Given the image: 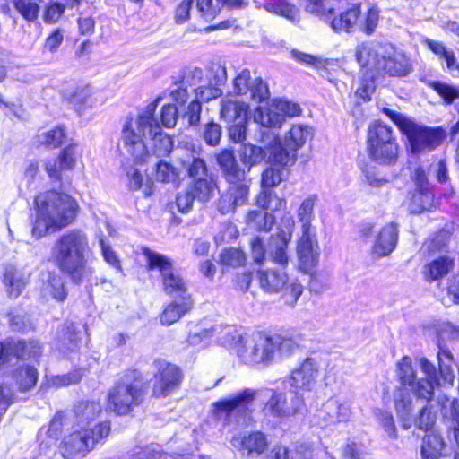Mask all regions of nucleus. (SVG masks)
<instances>
[{
    "instance_id": "nucleus-1",
    "label": "nucleus",
    "mask_w": 459,
    "mask_h": 459,
    "mask_svg": "<svg viewBox=\"0 0 459 459\" xmlns=\"http://www.w3.org/2000/svg\"><path fill=\"white\" fill-rule=\"evenodd\" d=\"M439 369L426 358L419 359V366L424 377L417 378L416 370L410 357L404 356L396 363L395 374L401 385L394 392V403L402 427L409 429L412 425L414 396L418 401L429 403L434 398L435 390L442 384L452 385L454 373L452 369L453 355L450 351L443 349L437 353Z\"/></svg>"
},
{
    "instance_id": "nucleus-2",
    "label": "nucleus",
    "mask_w": 459,
    "mask_h": 459,
    "mask_svg": "<svg viewBox=\"0 0 459 459\" xmlns=\"http://www.w3.org/2000/svg\"><path fill=\"white\" fill-rule=\"evenodd\" d=\"M159 100L149 103L135 118L127 117L122 126V146L135 163L149 162L152 156H166L173 149L171 137L162 132L154 117Z\"/></svg>"
},
{
    "instance_id": "nucleus-3",
    "label": "nucleus",
    "mask_w": 459,
    "mask_h": 459,
    "mask_svg": "<svg viewBox=\"0 0 459 459\" xmlns=\"http://www.w3.org/2000/svg\"><path fill=\"white\" fill-rule=\"evenodd\" d=\"M257 396L265 401L263 408L264 414L274 418L291 417L304 406L302 396L297 393L292 392L288 397L286 393L273 389L256 391L246 388L229 399L214 403L213 413L218 420L225 422L238 421V417L247 413Z\"/></svg>"
},
{
    "instance_id": "nucleus-4",
    "label": "nucleus",
    "mask_w": 459,
    "mask_h": 459,
    "mask_svg": "<svg viewBox=\"0 0 459 459\" xmlns=\"http://www.w3.org/2000/svg\"><path fill=\"white\" fill-rule=\"evenodd\" d=\"M355 58L371 77L376 74L403 77L412 71L411 58L389 43L363 42L356 47Z\"/></svg>"
},
{
    "instance_id": "nucleus-5",
    "label": "nucleus",
    "mask_w": 459,
    "mask_h": 459,
    "mask_svg": "<svg viewBox=\"0 0 459 459\" xmlns=\"http://www.w3.org/2000/svg\"><path fill=\"white\" fill-rule=\"evenodd\" d=\"M37 218L31 230L36 238L46 236L49 230L56 231L70 225L75 219L78 204L70 195L48 191L36 199Z\"/></svg>"
},
{
    "instance_id": "nucleus-6",
    "label": "nucleus",
    "mask_w": 459,
    "mask_h": 459,
    "mask_svg": "<svg viewBox=\"0 0 459 459\" xmlns=\"http://www.w3.org/2000/svg\"><path fill=\"white\" fill-rule=\"evenodd\" d=\"M90 246L86 233L81 230L60 235L51 247V260L59 270L79 280L86 264Z\"/></svg>"
},
{
    "instance_id": "nucleus-7",
    "label": "nucleus",
    "mask_w": 459,
    "mask_h": 459,
    "mask_svg": "<svg viewBox=\"0 0 459 459\" xmlns=\"http://www.w3.org/2000/svg\"><path fill=\"white\" fill-rule=\"evenodd\" d=\"M270 129L261 130L260 142L268 152V160L281 166H291L296 162L297 151L311 137L310 128L293 125L284 136V143L278 134Z\"/></svg>"
},
{
    "instance_id": "nucleus-8",
    "label": "nucleus",
    "mask_w": 459,
    "mask_h": 459,
    "mask_svg": "<svg viewBox=\"0 0 459 459\" xmlns=\"http://www.w3.org/2000/svg\"><path fill=\"white\" fill-rule=\"evenodd\" d=\"M143 399L140 373L132 370L124 374L108 390L107 410L117 415H126Z\"/></svg>"
},
{
    "instance_id": "nucleus-9",
    "label": "nucleus",
    "mask_w": 459,
    "mask_h": 459,
    "mask_svg": "<svg viewBox=\"0 0 459 459\" xmlns=\"http://www.w3.org/2000/svg\"><path fill=\"white\" fill-rule=\"evenodd\" d=\"M73 432L65 437L61 453L65 458L71 459L76 454L89 452L101 439L106 438L110 432L108 421L96 425L93 429H81L76 425Z\"/></svg>"
},
{
    "instance_id": "nucleus-10",
    "label": "nucleus",
    "mask_w": 459,
    "mask_h": 459,
    "mask_svg": "<svg viewBox=\"0 0 459 459\" xmlns=\"http://www.w3.org/2000/svg\"><path fill=\"white\" fill-rule=\"evenodd\" d=\"M149 270H159L165 292L175 298L190 296L187 294V284L181 274L174 268L172 261L164 255L143 249Z\"/></svg>"
},
{
    "instance_id": "nucleus-11",
    "label": "nucleus",
    "mask_w": 459,
    "mask_h": 459,
    "mask_svg": "<svg viewBox=\"0 0 459 459\" xmlns=\"http://www.w3.org/2000/svg\"><path fill=\"white\" fill-rule=\"evenodd\" d=\"M260 287L267 293H279L284 290L287 304L293 306L303 292L302 285L297 281H289L284 271L273 269L257 272Z\"/></svg>"
},
{
    "instance_id": "nucleus-12",
    "label": "nucleus",
    "mask_w": 459,
    "mask_h": 459,
    "mask_svg": "<svg viewBox=\"0 0 459 459\" xmlns=\"http://www.w3.org/2000/svg\"><path fill=\"white\" fill-rule=\"evenodd\" d=\"M238 356L247 365L269 366L275 357L271 336L253 333L245 340L244 346L238 349Z\"/></svg>"
},
{
    "instance_id": "nucleus-13",
    "label": "nucleus",
    "mask_w": 459,
    "mask_h": 459,
    "mask_svg": "<svg viewBox=\"0 0 459 459\" xmlns=\"http://www.w3.org/2000/svg\"><path fill=\"white\" fill-rule=\"evenodd\" d=\"M301 113L298 103L284 99L274 100L268 108L259 107L254 113V121L264 129L280 128L285 122L286 117H296Z\"/></svg>"
},
{
    "instance_id": "nucleus-14",
    "label": "nucleus",
    "mask_w": 459,
    "mask_h": 459,
    "mask_svg": "<svg viewBox=\"0 0 459 459\" xmlns=\"http://www.w3.org/2000/svg\"><path fill=\"white\" fill-rule=\"evenodd\" d=\"M406 135L412 153L432 151L439 146L446 136L442 127H428L413 120L403 132Z\"/></svg>"
},
{
    "instance_id": "nucleus-15",
    "label": "nucleus",
    "mask_w": 459,
    "mask_h": 459,
    "mask_svg": "<svg viewBox=\"0 0 459 459\" xmlns=\"http://www.w3.org/2000/svg\"><path fill=\"white\" fill-rule=\"evenodd\" d=\"M321 362L316 358L308 357L297 365L287 377L286 382L293 393L312 391L319 378Z\"/></svg>"
},
{
    "instance_id": "nucleus-16",
    "label": "nucleus",
    "mask_w": 459,
    "mask_h": 459,
    "mask_svg": "<svg viewBox=\"0 0 459 459\" xmlns=\"http://www.w3.org/2000/svg\"><path fill=\"white\" fill-rule=\"evenodd\" d=\"M157 372L154 375L155 382L152 394L156 397H163L178 388L182 380L180 368L163 359L154 362Z\"/></svg>"
},
{
    "instance_id": "nucleus-17",
    "label": "nucleus",
    "mask_w": 459,
    "mask_h": 459,
    "mask_svg": "<svg viewBox=\"0 0 459 459\" xmlns=\"http://www.w3.org/2000/svg\"><path fill=\"white\" fill-rule=\"evenodd\" d=\"M296 252L300 270L311 273L317 265L320 255L316 231L299 232Z\"/></svg>"
},
{
    "instance_id": "nucleus-18",
    "label": "nucleus",
    "mask_w": 459,
    "mask_h": 459,
    "mask_svg": "<svg viewBox=\"0 0 459 459\" xmlns=\"http://www.w3.org/2000/svg\"><path fill=\"white\" fill-rule=\"evenodd\" d=\"M233 93L261 102L269 97V89L261 78L252 80L250 71L243 69L234 79Z\"/></svg>"
},
{
    "instance_id": "nucleus-19",
    "label": "nucleus",
    "mask_w": 459,
    "mask_h": 459,
    "mask_svg": "<svg viewBox=\"0 0 459 459\" xmlns=\"http://www.w3.org/2000/svg\"><path fill=\"white\" fill-rule=\"evenodd\" d=\"M351 414L348 401L331 397L322 405L318 416L326 426H329L349 421Z\"/></svg>"
},
{
    "instance_id": "nucleus-20",
    "label": "nucleus",
    "mask_w": 459,
    "mask_h": 459,
    "mask_svg": "<svg viewBox=\"0 0 459 459\" xmlns=\"http://www.w3.org/2000/svg\"><path fill=\"white\" fill-rule=\"evenodd\" d=\"M398 242V228L394 222L385 224L378 230L371 247V255L379 259L388 256L396 247Z\"/></svg>"
},
{
    "instance_id": "nucleus-21",
    "label": "nucleus",
    "mask_w": 459,
    "mask_h": 459,
    "mask_svg": "<svg viewBox=\"0 0 459 459\" xmlns=\"http://www.w3.org/2000/svg\"><path fill=\"white\" fill-rule=\"evenodd\" d=\"M39 291L40 297L46 300L55 299L63 302L67 297L62 276L50 271L41 273Z\"/></svg>"
},
{
    "instance_id": "nucleus-22",
    "label": "nucleus",
    "mask_w": 459,
    "mask_h": 459,
    "mask_svg": "<svg viewBox=\"0 0 459 459\" xmlns=\"http://www.w3.org/2000/svg\"><path fill=\"white\" fill-rule=\"evenodd\" d=\"M292 234L290 231L280 230L273 234L267 242L266 254L267 257L273 263L286 267L289 264L288 245L291 240Z\"/></svg>"
},
{
    "instance_id": "nucleus-23",
    "label": "nucleus",
    "mask_w": 459,
    "mask_h": 459,
    "mask_svg": "<svg viewBox=\"0 0 459 459\" xmlns=\"http://www.w3.org/2000/svg\"><path fill=\"white\" fill-rule=\"evenodd\" d=\"M249 195V186L247 183H233L221 195L218 209L225 214L233 212L238 206L247 203Z\"/></svg>"
},
{
    "instance_id": "nucleus-24",
    "label": "nucleus",
    "mask_w": 459,
    "mask_h": 459,
    "mask_svg": "<svg viewBox=\"0 0 459 459\" xmlns=\"http://www.w3.org/2000/svg\"><path fill=\"white\" fill-rule=\"evenodd\" d=\"M76 162V146L70 144L65 147L56 159L47 161L45 168L50 178L60 179L61 173L73 169Z\"/></svg>"
},
{
    "instance_id": "nucleus-25",
    "label": "nucleus",
    "mask_w": 459,
    "mask_h": 459,
    "mask_svg": "<svg viewBox=\"0 0 459 459\" xmlns=\"http://www.w3.org/2000/svg\"><path fill=\"white\" fill-rule=\"evenodd\" d=\"M91 94L92 89L88 85H70L62 91L63 99L79 113L91 107Z\"/></svg>"
},
{
    "instance_id": "nucleus-26",
    "label": "nucleus",
    "mask_w": 459,
    "mask_h": 459,
    "mask_svg": "<svg viewBox=\"0 0 459 459\" xmlns=\"http://www.w3.org/2000/svg\"><path fill=\"white\" fill-rule=\"evenodd\" d=\"M217 161L230 184L245 183L246 172L239 168L233 152L223 150L217 155Z\"/></svg>"
},
{
    "instance_id": "nucleus-27",
    "label": "nucleus",
    "mask_w": 459,
    "mask_h": 459,
    "mask_svg": "<svg viewBox=\"0 0 459 459\" xmlns=\"http://www.w3.org/2000/svg\"><path fill=\"white\" fill-rule=\"evenodd\" d=\"M193 307L191 296H183L178 300L168 304L160 316V324L164 326H169L178 322Z\"/></svg>"
},
{
    "instance_id": "nucleus-28",
    "label": "nucleus",
    "mask_w": 459,
    "mask_h": 459,
    "mask_svg": "<svg viewBox=\"0 0 459 459\" xmlns=\"http://www.w3.org/2000/svg\"><path fill=\"white\" fill-rule=\"evenodd\" d=\"M30 279V273L23 269L8 265L4 273V284L11 298H17L24 290Z\"/></svg>"
},
{
    "instance_id": "nucleus-29",
    "label": "nucleus",
    "mask_w": 459,
    "mask_h": 459,
    "mask_svg": "<svg viewBox=\"0 0 459 459\" xmlns=\"http://www.w3.org/2000/svg\"><path fill=\"white\" fill-rule=\"evenodd\" d=\"M314 451L307 443L296 444L291 447L275 446L270 452L269 459H313Z\"/></svg>"
},
{
    "instance_id": "nucleus-30",
    "label": "nucleus",
    "mask_w": 459,
    "mask_h": 459,
    "mask_svg": "<svg viewBox=\"0 0 459 459\" xmlns=\"http://www.w3.org/2000/svg\"><path fill=\"white\" fill-rule=\"evenodd\" d=\"M316 200V195H309L299 206L296 212L298 223L299 224V232L316 231V228L312 224L315 220L314 208Z\"/></svg>"
},
{
    "instance_id": "nucleus-31",
    "label": "nucleus",
    "mask_w": 459,
    "mask_h": 459,
    "mask_svg": "<svg viewBox=\"0 0 459 459\" xmlns=\"http://www.w3.org/2000/svg\"><path fill=\"white\" fill-rule=\"evenodd\" d=\"M247 110L248 105L233 96H226L221 101V116L227 121L247 118Z\"/></svg>"
},
{
    "instance_id": "nucleus-32",
    "label": "nucleus",
    "mask_w": 459,
    "mask_h": 459,
    "mask_svg": "<svg viewBox=\"0 0 459 459\" xmlns=\"http://www.w3.org/2000/svg\"><path fill=\"white\" fill-rule=\"evenodd\" d=\"M100 403L94 402L79 403L74 409V423L81 429H89L90 423L100 413Z\"/></svg>"
},
{
    "instance_id": "nucleus-33",
    "label": "nucleus",
    "mask_w": 459,
    "mask_h": 459,
    "mask_svg": "<svg viewBox=\"0 0 459 459\" xmlns=\"http://www.w3.org/2000/svg\"><path fill=\"white\" fill-rule=\"evenodd\" d=\"M241 446L247 457H258L268 447L267 437L260 431L250 432L242 437Z\"/></svg>"
},
{
    "instance_id": "nucleus-34",
    "label": "nucleus",
    "mask_w": 459,
    "mask_h": 459,
    "mask_svg": "<svg viewBox=\"0 0 459 459\" xmlns=\"http://www.w3.org/2000/svg\"><path fill=\"white\" fill-rule=\"evenodd\" d=\"M369 157L380 164L391 165L398 158V144L395 141L380 145L368 147Z\"/></svg>"
},
{
    "instance_id": "nucleus-35",
    "label": "nucleus",
    "mask_w": 459,
    "mask_h": 459,
    "mask_svg": "<svg viewBox=\"0 0 459 459\" xmlns=\"http://www.w3.org/2000/svg\"><path fill=\"white\" fill-rule=\"evenodd\" d=\"M359 15V5L355 4L333 18L330 23L331 27L335 32H351L358 26Z\"/></svg>"
},
{
    "instance_id": "nucleus-36",
    "label": "nucleus",
    "mask_w": 459,
    "mask_h": 459,
    "mask_svg": "<svg viewBox=\"0 0 459 459\" xmlns=\"http://www.w3.org/2000/svg\"><path fill=\"white\" fill-rule=\"evenodd\" d=\"M453 267V259L441 256L424 266L423 275L428 281H437L446 276Z\"/></svg>"
},
{
    "instance_id": "nucleus-37",
    "label": "nucleus",
    "mask_w": 459,
    "mask_h": 459,
    "mask_svg": "<svg viewBox=\"0 0 459 459\" xmlns=\"http://www.w3.org/2000/svg\"><path fill=\"white\" fill-rule=\"evenodd\" d=\"M246 222L250 229L255 230L269 231L275 222V218L264 209L254 210L247 213Z\"/></svg>"
},
{
    "instance_id": "nucleus-38",
    "label": "nucleus",
    "mask_w": 459,
    "mask_h": 459,
    "mask_svg": "<svg viewBox=\"0 0 459 459\" xmlns=\"http://www.w3.org/2000/svg\"><path fill=\"white\" fill-rule=\"evenodd\" d=\"M392 141H395V138L388 126L381 122H375L368 127V147L388 143Z\"/></svg>"
},
{
    "instance_id": "nucleus-39",
    "label": "nucleus",
    "mask_w": 459,
    "mask_h": 459,
    "mask_svg": "<svg viewBox=\"0 0 459 459\" xmlns=\"http://www.w3.org/2000/svg\"><path fill=\"white\" fill-rule=\"evenodd\" d=\"M216 190V184L209 176L198 178L194 180V184L190 188L194 196L203 202L210 200Z\"/></svg>"
},
{
    "instance_id": "nucleus-40",
    "label": "nucleus",
    "mask_w": 459,
    "mask_h": 459,
    "mask_svg": "<svg viewBox=\"0 0 459 459\" xmlns=\"http://www.w3.org/2000/svg\"><path fill=\"white\" fill-rule=\"evenodd\" d=\"M266 153L268 154V152L265 147L264 150L262 147L247 143L243 144L242 147L240 148L239 158L241 162L244 165L247 166L249 169L252 166L263 161Z\"/></svg>"
},
{
    "instance_id": "nucleus-41",
    "label": "nucleus",
    "mask_w": 459,
    "mask_h": 459,
    "mask_svg": "<svg viewBox=\"0 0 459 459\" xmlns=\"http://www.w3.org/2000/svg\"><path fill=\"white\" fill-rule=\"evenodd\" d=\"M436 200L431 190L415 191L410 204L411 212L420 213L435 207Z\"/></svg>"
},
{
    "instance_id": "nucleus-42",
    "label": "nucleus",
    "mask_w": 459,
    "mask_h": 459,
    "mask_svg": "<svg viewBox=\"0 0 459 459\" xmlns=\"http://www.w3.org/2000/svg\"><path fill=\"white\" fill-rule=\"evenodd\" d=\"M19 390L27 392L36 385L38 381V370L31 366L21 367L15 374Z\"/></svg>"
},
{
    "instance_id": "nucleus-43",
    "label": "nucleus",
    "mask_w": 459,
    "mask_h": 459,
    "mask_svg": "<svg viewBox=\"0 0 459 459\" xmlns=\"http://www.w3.org/2000/svg\"><path fill=\"white\" fill-rule=\"evenodd\" d=\"M126 182L129 189L133 191L140 190L143 187V194L148 196L152 193L150 179L143 184V176L134 167H128L126 169Z\"/></svg>"
},
{
    "instance_id": "nucleus-44",
    "label": "nucleus",
    "mask_w": 459,
    "mask_h": 459,
    "mask_svg": "<svg viewBox=\"0 0 459 459\" xmlns=\"http://www.w3.org/2000/svg\"><path fill=\"white\" fill-rule=\"evenodd\" d=\"M271 339L274 356L279 353L281 356L288 357L299 348V342L293 337L273 335Z\"/></svg>"
},
{
    "instance_id": "nucleus-45",
    "label": "nucleus",
    "mask_w": 459,
    "mask_h": 459,
    "mask_svg": "<svg viewBox=\"0 0 459 459\" xmlns=\"http://www.w3.org/2000/svg\"><path fill=\"white\" fill-rule=\"evenodd\" d=\"M256 204L262 209L274 212L285 207L286 201L280 198L272 189H268L261 191L257 196Z\"/></svg>"
},
{
    "instance_id": "nucleus-46",
    "label": "nucleus",
    "mask_w": 459,
    "mask_h": 459,
    "mask_svg": "<svg viewBox=\"0 0 459 459\" xmlns=\"http://www.w3.org/2000/svg\"><path fill=\"white\" fill-rule=\"evenodd\" d=\"M196 11L205 21L213 20L223 7V0H195Z\"/></svg>"
},
{
    "instance_id": "nucleus-47",
    "label": "nucleus",
    "mask_w": 459,
    "mask_h": 459,
    "mask_svg": "<svg viewBox=\"0 0 459 459\" xmlns=\"http://www.w3.org/2000/svg\"><path fill=\"white\" fill-rule=\"evenodd\" d=\"M422 42L428 46L435 55L443 58L446 61V67L452 70L455 63V56L452 50L448 49L442 42L429 38L424 39Z\"/></svg>"
},
{
    "instance_id": "nucleus-48",
    "label": "nucleus",
    "mask_w": 459,
    "mask_h": 459,
    "mask_svg": "<svg viewBox=\"0 0 459 459\" xmlns=\"http://www.w3.org/2000/svg\"><path fill=\"white\" fill-rule=\"evenodd\" d=\"M79 2L80 0H51L44 13L45 22L49 23L56 22L61 17L66 5L73 6Z\"/></svg>"
},
{
    "instance_id": "nucleus-49",
    "label": "nucleus",
    "mask_w": 459,
    "mask_h": 459,
    "mask_svg": "<svg viewBox=\"0 0 459 459\" xmlns=\"http://www.w3.org/2000/svg\"><path fill=\"white\" fill-rule=\"evenodd\" d=\"M264 9L269 13L283 16L291 22H295L299 18L298 9L284 1L264 4Z\"/></svg>"
},
{
    "instance_id": "nucleus-50",
    "label": "nucleus",
    "mask_w": 459,
    "mask_h": 459,
    "mask_svg": "<svg viewBox=\"0 0 459 459\" xmlns=\"http://www.w3.org/2000/svg\"><path fill=\"white\" fill-rule=\"evenodd\" d=\"M220 342L223 346L235 348L238 353V349L244 346L245 340L240 331L230 325L222 330Z\"/></svg>"
},
{
    "instance_id": "nucleus-51",
    "label": "nucleus",
    "mask_w": 459,
    "mask_h": 459,
    "mask_svg": "<svg viewBox=\"0 0 459 459\" xmlns=\"http://www.w3.org/2000/svg\"><path fill=\"white\" fill-rule=\"evenodd\" d=\"M444 447V440L439 433L430 430L422 440V454H440Z\"/></svg>"
},
{
    "instance_id": "nucleus-52",
    "label": "nucleus",
    "mask_w": 459,
    "mask_h": 459,
    "mask_svg": "<svg viewBox=\"0 0 459 459\" xmlns=\"http://www.w3.org/2000/svg\"><path fill=\"white\" fill-rule=\"evenodd\" d=\"M17 359L37 358L41 354L39 343L36 341L22 342L14 341Z\"/></svg>"
},
{
    "instance_id": "nucleus-53",
    "label": "nucleus",
    "mask_w": 459,
    "mask_h": 459,
    "mask_svg": "<svg viewBox=\"0 0 459 459\" xmlns=\"http://www.w3.org/2000/svg\"><path fill=\"white\" fill-rule=\"evenodd\" d=\"M182 165L193 180L208 176L207 166L203 159L187 158L182 160Z\"/></svg>"
},
{
    "instance_id": "nucleus-54",
    "label": "nucleus",
    "mask_w": 459,
    "mask_h": 459,
    "mask_svg": "<svg viewBox=\"0 0 459 459\" xmlns=\"http://www.w3.org/2000/svg\"><path fill=\"white\" fill-rule=\"evenodd\" d=\"M221 264L227 267H238L245 264L246 255L238 248L224 249L221 255Z\"/></svg>"
},
{
    "instance_id": "nucleus-55",
    "label": "nucleus",
    "mask_w": 459,
    "mask_h": 459,
    "mask_svg": "<svg viewBox=\"0 0 459 459\" xmlns=\"http://www.w3.org/2000/svg\"><path fill=\"white\" fill-rule=\"evenodd\" d=\"M205 80L204 71L201 68L195 67L184 71L178 82L194 91V89L205 82Z\"/></svg>"
},
{
    "instance_id": "nucleus-56",
    "label": "nucleus",
    "mask_w": 459,
    "mask_h": 459,
    "mask_svg": "<svg viewBox=\"0 0 459 459\" xmlns=\"http://www.w3.org/2000/svg\"><path fill=\"white\" fill-rule=\"evenodd\" d=\"M16 11L27 21H34L38 17L39 5L32 0H12Z\"/></svg>"
},
{
    "instance_id": "nucleus-57",
    "label": "nucleus",
    "mask_w": 459,
    "mask_h": 459,
    "mask_svg": "<svg viewBox=\"0 0 459 459\" xmlns=\"http://www.w3.org/2000/svg\"><path fill=\"white\" fill-rule=\"evenodd\" d=\"M379 11L375 7L369 8L359 23L358 24L359 30L367 35H371L378 24Z\"/></svg>"
},
{
    "instance_id": "nucleus-58",
    "label": "nucleus",
    "mask_w": 459,
    "mask_h": 459,
    "mask_svg": "<svg viewBox=\"0 0 459 459\" xmlns=\"http://www.w3.org/2000/svg\"><path fill=\"white\" fill-rule=\"evenodd\" d=\"M39 142L47 147L56 148L59 146L65 138V131L62 127L57 126L48 132L42 133L38 136Z\"/></svg>"
},
{
    "instance_id": "nucleus-59",
    "label": "nucleus",
    "mask_w": 459,
    "mask_h": 459,
    "mask_svg": "<svg viewBox=\"0 0 459 459\" xmlns=\"http://www.w3.org/2000/svg\"><path fill=\"white\" fill-rule=\"evenodd\" d=\"M376 417L379 425L383 428L384 431L392 439L397 438V429L395 427L393 415L388 411L378 410L376 412Z\"/></svg>"
},
{
    "instance_id": "nucleus-60",
    "label": "nucleus",
    "mask_w": 459,
    "mask_h": 459,
    "mask_svg": "<svg viewBox=\"0 0 459 459\" xmlns=\"http://www.w3.org/2000/svg\"><path fill=\"white\" fill-rule=\"evenodd\" d=\"M431 87L444 99L446 104H451L459 98V88L440 82H433Z\"/></svg>"
},
{
    "instance_id": "nucleus-61",
    "label": "nucleus",
    "mask_w": 459,
    "mask_h": 459,
    "mask_svg": "<svg viewBox=\"0 0 459 459\" xmlns=\"http://www.w3.org/2000/svg\"><path fill=\"white\" fill-rule=\"evenodd\" d=\"M194 91L195 93L196 100L199 102L209 101L221 96L222 93L220 88L211 85L207 80H205V82H203L202 85L195 88Z\"/></svg>"
},
{
    "instance_id": "nucleus-62",
    "label": "nucleus",
    "mask_w": 459,
    "mask_h": 459,
    "mask_svg": "<svg viewBox=\"0 0 459 459\" xmlns=\"http://www.w3.org/2000/svg\"><path fill=\"white\" fill-rule=\"evenodd\" d=\"M282 181L281 171L274 168H267L262 173V190H268L278 186Z\"/></svg>"
},
{
    "instance_id": "nucleus-63",
    "label": "nucleus",
    "mask_w": 459,
    "mask_h": 459,
    "mask_svg": "<svg viewBox=\"0 0 459 459\" xmlns=\"http://www.w3.org/2000/svg\"><path fill=\"white\" fill-rule=\"evenodd\" d=\"M214 329L198 328L189 333L187 343L191 346H204L212 337Z\"/></svg>"
},
{
    "instance_id": "nucleus-64",
    "label": "nucleus",
    "mask_w": 459,
    "mask_h": 459,
    "mask_svg": "<svg viewBox=\"0 0 459 459\" xmlns=\"http://www.w3.org/2000/svg\"><path fill=\"white\" fill-rule=\"evenodd\" d=\"M437 335L442 340H455L459 338V326L450 322H440L437 326Z\"/></svg>"
}]
</instances>
